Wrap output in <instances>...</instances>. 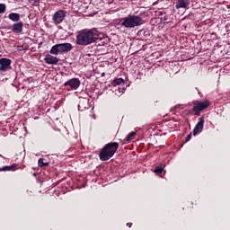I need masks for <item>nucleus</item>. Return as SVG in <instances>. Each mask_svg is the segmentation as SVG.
Listing matches in <instances>:
<instances>
[{"label":"nucleus","mask_w":230,"mask_h":230,"mask_svg":"<svg viewBox=\"0 0 230 230\" xmlns=\"http://www.w3.org/2000/svg\"><path fill=\"white\" fill-rule=\"evenodd\" d=\"M17 170V164L12 165H5L0 169V172H15Z\"/></svg>","instance_id":"nucleus-13"},{"label":"nucleus","mask_w":230,"mask_h":230,"mask_svg":"<svg viewBox=\"0 0 230 230\" xmlns=\"http://www.w3.org/2000/svg\"><path fill=\"white\" fill-rule=\"evenodd\" d=\"M143 22V18L139 15H128L122 19L121 26L124 28H136L141 26Z\"/></svg>","instance_id":"nucleus-3"},{"label":"nucleus","mask_w":230,"mask_h":230,"mask_svg":"<svg viewBox=\"0 0 230 230\" xmlns=\"http://www.w3.org/2000/svg\"><path fill=\"white\" fill-rule=\"evenodd\" d=\"M44 62H45L46 64H49V66H57V64H58V58L48 54V55L44 58Z\"/></svg>","instance_id":"nucleus-11"},{"label":"nucleus","mask_w":230,"mask_h":230,"mask_svg":"<svg viewBox=\"0 0 230 230\" xmlns=\"http://www.w3.org/2000/svg\"><path fill=\"white\" fill-rule=\"evenodd\" d=\"M119 148L118 142H111L106 144L99 153L101 161H109L111 157H114V154Z\"/></svg>","instance_id":"nucleus-2"},{"label":"nucleus","mask_w":230,"mask_h":230,"mask_svg":"<svg viewBox=\"0 0 230 230\" xmlns=\"http://www.w3.org/2000/svg\"><path fill=\"white\" fill-rule=\"evenodd\" d=\"M177 107H179V106H176V109H177Z\"/></svg>","instance_id":"nucleus-23"},{"label":"nucleus","mask_w":230,"mask_h":230,"mask_svg":"<svg viewBox=\"0 0 230 230\" xmlns=\"http://www.w3.org/2000/svg\"><path fill=\"white\" fill-rule=\"evenodd\" d=\"M67 17V11H64L62 9L58 10L56 13H54L52 16L53 23L56 26H58V24H62L64 22V20Z\"/></svg>","instance_id":"nucleus-5"},{"label":"nucleus","mask_w":230,"mask_h":230,"mask_svg":"<svg viewBox=\"0 0 230 230\" xmlns=\"http://www.w3.org/2000/svg\"><path fill=\"white\" fill-rule=\"evenodd\" d=\"M209 101H195L193 103V112L195 116H200V111L209 107Z\"/></svg>","instance_id":"nucleus-6"},{"label":"nucleus","mask_w":230,"mask_h":230,"mask_svg":"<svg viewBox=\"0 0 230 230\" xmlns=\"http://www.w3.org/2000/svg\"><path fill=\"white\" fill-rule=\"evenodd\" d=\"M12 66V60L10 58H3L0 59V71L1 73H6Z\"/></svg>","instance_id":"nucleus-8"},{"label":"nucleus","mask_w":230,"mask_h":230,"mask_svg":"<svg viewBox=\"0 0 230 230\" xmlns=\"http://www.w3.org/2000/svg\"><path fill=\"white\" fill-rule=\"evenodd\" d=\"M8 18L10 19V21H13V22H18V21H21V14L17 13H11L8 15Z\"/></svg>","instance_id":"nucleus-14"},{"label":"nucleus","mask_w":230,"mask_h":230,"mask_svg":"<svg viewBox=\"0 0 230 230\" xmlns=\"http://www.w3.org/2000/svg\"><path fill=\"white\" fill-rule=\"evenodd\" d=\"M23 26L22 22H16L12 26V31H13V33H22Z\"/></svg>","instance_id":"nucleus-12"},{"label":"nucleus","mask_w":230,"mask_h":230,"mask_svg":"<svg viewBox=\"0 0 230 230\" xmlns=\"http://www.w3.org/2000/svg\"><path fill=\"white\" fill-rule=\"evenodd\" d=\"M38 165L40 166V168H42L44 166H49V163H44V158H40L38 160Z\"/></svg>","instance_id":"nucleus-16"},{"label":"nucleus","mask_w":230,"mask_h":230,"mask_svg":"<svg viewBox=\"0 0 230 230\" xmlns=\"http://www.w3.org/2000/svg\"><path fill=\"white\" fill-rule=\"evenodd\" d=\"M73 49L71 43H60L52 46L49 50L50 55H62V53H69Z\"/></svg>","instance_id":"nucleus-4"},{"label":"nucleus","mask_w":230,"mask_h":230,"mask_svg":"<svg viewBox=\"0 0 230 230\" xmlns=\"http://www.w3.org/2000/svg\"><path fill=\"white\" fill-rule=\"evenodd\" d=\"M32 6H39V0H28Z\"/></svg>","instance_id":"nucleus-21"},{"label":"nucleus","mask_w":230,"mask_h":230,"mask_svg":"<svg viewBox=\"0 0 230 230\" xmlns=\"http://www.w3.org/2000/svg\"><path fill=\"white\" fill-rule=\"evenodd\" d=\"M18 51H26V49H28V46H24V45H19L17 47Z\"/></svg>","instance_id":"nucleus-19"},{"label":"nucleus","mask_w":230,"mask_h":230,"mask_svg":"<svg viewBox=\"0 0 230 230\" xmlns=\"http://www.w3.org/2000/svg\"><path fill=\"white\" fill-rule=\"evenodd\" d=\"M124 84L125 80H123V78H117L111 81V85H113V87H116V85H123Z\"/></svg>","instance_id":"nucleus-15"},{"label":"nucleus","mask_w":230,"mask_h":230,"mask_svg":"<svg viewBox=\"0 0 230 230\" xmlns=\"http://www.w3.org/2000/svg\"><path fill=\"white\" fill-rule=\"evenodd\" d=\"M102 36L103 34L98 31V29L96 28L84 29L75 36V43L77 46H89L93 44V42H96V40Z\"/></svg>","instance_id":"nucleus-1"},{"label":"nucleus","mask_w":230,"mask_h":230,"mask_svg":"<svg viewBox=\"0 0 230 230\" xmlns=\"http://www.w3.org/2000/svg\"><path fill=\"white\" fill-rule=\"evenodd\" d=\"M190 0H177L175 8L176 10H181V8L183 10H188V8H190Z\"/></svg>","instance_id":"nucleus-10"},{"label":"nucleus","mask_w":230,"mask_h":230,"mask_svg":"<svg viewBox=\"0 0 230 230\" xmlns=\"http://www.w3.org/2000/svg\"><path fill=\"white\" fill-rule=\"evenodd\" d=\"M163 167H161V166H156L155 168V170H154V172L155 173H163Z\"/></svg>","instance_id":"nucleus-20"},{"label":"nucleus","mask_w":230,"mask_h":230,"mask_svg":"<svg viewBox=\"0 0 230 230\" xmlns=\"http://www.w3.org/2000/svg\"><path fill=\"white\" fill-rule=\"evenodd\" d=\"M203 129H204V117H201L199 119V121L192 131L193 136H197L198 134H200V132H202Z\"/></svg>","instance_id":"nucleus-9"},{"label":"nucleus","mask_w":230,"mask_h":230,"mask_svg":"<svg viewBox=\"0 0 230 230\" xmlns=\"http://www.w3.org/2000/svg\"><path fill=\"white\" fill-rule=\"evenodd\" d=\"M81 84L82 83L80 82V79L72 78L64 83V87H70V89L72 91H76V89H78V87H80Z\"/></svg>","instance_id":"nucleus-7"},{"label":"nucleus","mask_w":230,"mask_h":230,"mask_svg":"<svg viewBox=\"0 0 230 230\" xmlns=\"http://www.w3.org/2000/svg\"><path fill=\"white\" fill-rule=\"evenodd\" d=\"M79 109H80V105H79Z\"/></svg>","instance_id":"nucleus-24"},{"label":"nucleus","mask_w":230,"mask_h":230,"mask_svg":"<svg viewBox=\"0 0 230 230\" xmlns=\"http://www.w3.org/2000/svg\"><path fill=\"white\" fill-rule=\"evenodd\" d=\"M6 12V4H0V13H4Z\"/></svg>","instance_id":"nucleus-18"},{"label":"nucleus","mask_w":230,"mask_h":230,"mask_svg":"<svg viewBox=\"0 0 230 230\" xmlns=\"http://www.w3.org/2000/svg\"><path fill=\"white\" fill-rule=\"evenodd\" d=\"M136 131H132L130 132L128 137H126V141L129 142L132 141V139H134V136H136Z\"/></svg>","instance_id":"nucleus-17"},{"label":"nucleus","mask_w":230,"mask_h":230,"mask_svg":"<svg viewBox=\"0 0 230 230\" xmlns=\"http://www.w3.org/2000/svg\"><path fill=\"white\" fill-rule=\"evenodd\" d=\"M191 139V133H190L186 138H185V143H188V141H190Z\"/></svg>","instance_id":"nucleus-22"}]
</instances>
